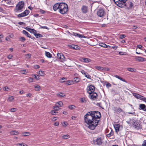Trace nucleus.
<instances>
[{"mask_svg":"<svg viewBox=\"0 0 146 146\" xmlns=\"http://www.w3.org/2000/svg\"><path fill=\"white\" fill-rule=\"evenodd\" d=\"M45 54L46 56L49 58H51L52 57V54L49 52H45Z\"/></svg>","mask_w":146,"mask_h":146,"instance_id":"26","label":"nucleus"},{"mask_svg":"<svg viewBox=\"0 0 146 146\" xmlns=\"http://www.w3.org/2000/svg\"><path fill=\"white\" fill-rule=\"evenodd\" d=\"M70 47L74 49H76L77 48V46L76 45H73L70 46Z\"/></svg>","mask_w":146,"mask_h":146,"instance_id":"42","label":"nucleus"},{"mask_svg":"<svg viewBox=\"0 0 146 146\" xmlns=\"http://www.w3.org/2000/svg\"><path fill=\"white\" fill-rule=\"evenodd\" d=\"M21 134L23 136H29L31 135V133L29 132H22Z\"/></svg>","mask_w":146,"mask_h":146,"instance_id":"24","label":"nucleus"},{"mask_svg":"<svg viewBox=\"0 0 146 146\" xmlns=\"http://www.w3.org/2000/svg\"><path fill=\"white\" fill-rule=\"evenodd\" d=\"M24 3L23 1L19 2L16 5L14 11L16 13H19L22 11L24 8Z\"/></svg>","mask_w":146,"mask_h":146,"instance_id":"2","label":"nucleus"},{"mask_svg":"<svg viewBox=\"0 0 146 146\" xmlns=\"http://www.w3.org/2000/svg\"><path fill=\"white\" fill-rule=\"evenodd\" d=\"M75 34H76V35L78 37L80 38H83V35H80L79 34H78L77 33H76Z\"/></svg>","mask_w":146,"mask_h":146,"instance_id":"54","label":"nucleus"},{"mask_svg":"<svg viewBox=\"0 0 146 146\" xmlns=\"http://www.w3.org/2000/svg\"><path fill=\"white\" fill-rule=\"evenodd\" d=\"M80 60L81 62L85 63H88L91 62L92 61L90 59L84 57L81 58Z\"/></svg>","mask_w":146,"mask_h":146,"instance_id":"11","label":"nucleus"},{"mask_svg":"<svg viewBox=\"0 0 146 146\" xmlns=\"http://www.w3.org/2000/svg\"><path fill=\"white\" fill-rule=\"evenodd\" d=\"M133 127L136 129H141V127L139 121H135L133 123Z\"/></svg>","mask_w":146,"mask_h":146,"instance_id":"9","label":"nucleus"},{"mask_svg":"<svg viewBox=\"0 0 146 146\" xmlns=\"http://www.w3.org/2000/svg\"><path fill=\"white\" fill-rule=\"evenodd\" d=\"M14 98L13 96H10L8 98V101L11 102L14 100Z\"/></svg>","mask_w":146,"mask_h":146,"instance_id":"38","label":"nucleus"},{"mask_svg":"<svg viewBox=\"0 0 146 146\" xmlns=\"http://www.w3.org/2000/svg\"><path fill=\"white\" fill-rule=\"evenodd\" d=\"M102 143V139L101 137H98L96 139L93 140L92 143L95 145H100Z\"/></svg>","mask_w":146,"mask_h":146,"instance_id":"4","label":"nucleus"},{"mask_svg":"<svg viewBox=\"0 0 146 146\" xmlns=\"http://www.w3.org/2000/svg\"><path fill=\"white\" fill-rule=\"evenodd\" d=\"M70 136L68 135H64L62 136V138L64 139H67L68 138H69Z\"/></svg>","mask_w":146,"mask_h":146,"instance_id":"34","label":"nucleus"},{"mask_svg":"<svg viewBox=\"0 0 146 146\" xmlns=\"http://www.w3.org/2000/svg\"><path fill=\"white\" fill-rule=\"evenodd\" d=\"M36 91H38L40 90V87L39 85L36 84L34 86Z\"/></svg>","mask_w":146,"mask_h":146,"instance_id":"27","label":"nucleus"},{"mask_svg":"<svg viewBox=\"0 0 146 146\" xmlns=\"http://www.w3.org/2000/svg\"><path fill=\"white\" fill-rule=\"evenodd\" d=\"M66 79V78L64 77H63L60 79V82L61 83H63L65 82V81H63L62 80Z\"/></svg>","mask_w":146,"mask_h":146,"instance_id":"49","label":"nucleus"},{"mask_svg":"<svg viewBox=\"0 0 146 146\" xmlns=\"http://www.w3.org/2000/svg\"><path fill=\"white\" fill-rule=\"evenodd\" d=\"M4 90L7 91H9L10 89L7 86L5 87H4Z\"/></svg>","mask_w":146,"mask_h":146,"instance_id":"46","label":"nucleus"},{"mask_svg":"<svg viewBox=\"0 0 146 146\" xmlns=\"http://www.w3.org/2000/svg\"><path fill=\"white\" fill-rule=\"evenodd\" d=\"M17 110L16 108H13L10 109V111L11 112H13L16 111Z\"/></svg>","mask_w":146,"mask_h":146,"instance_id":"47","label":"nucleus"},{"mask_svg":"<svg viewBox=\"0 0 146 146\" xmlns=\"http://www.w3.org/2000/svg\"><path fill=\"white\" fill-rule=\"evenodd\" d=\"M128 5L129 8H131L133 6V4L131 2H128Z\"/></svg>","mask_w":146,"mask_h":146,"instance_id":"40","label":"nucleus"},{"mask_svg":"<svg viewBox=\"0 0 146 146\" xmlns=\"http://www.w3.org/2000/svg\"><path fill=\"white\" fill-rule=\"evenodd\" d=\"M125 37H126V36L125 35L122 34V35H120V36H119V38L120 39H123V38H125Z\"/></svg>","mask_w":146,"mask_h":146,"instance_id":"44","label":"nucleus"},{"mask_svg":"<svg viewBox=\"0 0 146 146\" xmlns=\"http://www.w3.org/2000/svg\"><path fill=\"white\" fill-rule=\"evenodd\" d=\"M127 69L128 71L132 72L135 71V69L131 68H127Z\"/></svg>","mask_w":146,"mask_h":146,"instance_id":"32","label":"nucleus"},{"mask_svg":"<svg viewBox=\"0 0 146 146\" xmlns=\"http://www.w3.org/2000/svg\"><path fill=\"white\" fill-rule=\"evenodd\" d=\"M88 7L85 5L82 6L81 8V10L83 13H86L88 11Z\"/></svg>","mask_w":146,"mask_h":146,"instance_id":"17","label":"nucleus"},{"mask_svg":"<svg viewBox=\"0 0 146 146\" xmlns=\"http://www.w3.org/2000/svg\"><path fill=\"white\" fill-rule=\"evenodd\" d=\"M81 101L82 102H86V99L85 98H82L81 99Z\"/></svg>","mask_w":146,"mask_h":146,"instance_id":"48","label":"nucleus"},{"mask_svg":"<svg viewBox=\"0 0 146 146\" xmlns=\"http://www.w3.org/2000/svg\"><path fill=\"white\" fill-rule=\"evenodd\" d=\"M73 81L72 80H68L66 81L65 83L67 85H70L72 84Z\"/></svg>","mask_w":146,"mask_h":146,"instance_id":"29","label":"nucleus"},{"mask_svg":"<svg viewBox=\"0 0 146 146\" xmlns=\"http://www.w3.org/2000/svg\"><path fill=\"white\" fill-rule=\"evenodd\" d=\"M146 109V106L144 104H141L139 105V110H141L144 111H145V110Z\"/></svg>","mask_w":146,"mask_h":146,"instance_id":"18","label":"nucleus"},{"mask_svg":"<svg viewBox=\"0 0 146 146\" xmlns=\"http://www.w3.org/2000/svg\"><path fill=\"white\" fill-rule=\"evenodd\" d=\"M57 58L62 62L65 60V57L63 54L61 53H58L57 54Z\"/></svg>","mask_w":146,"mask_h":146,"instance_id":"10","label":"nucleus"},{"mask_svg":"<svg viewBox=\"0 0 146 146\" xmlns=\"http://www.w3.org/2000/svg\"><path fill=\"white\" fill-rule=\"evenodd\" d=\"M59 107L57 105H56L54 106V107L53 109L55 110V111H57L59 109Z\"/></svg>","mask_w":146,"mask_h":146,"instance_id":"35","label":"nucleus"},{"mask_svg":"<svg viewBox=\"0 0 146 146\" xmlns=\"http://www.w3.org/2000/svg\"><path fill=\"white\" fill-rule=\"evenodd\" d=\"M132 94L133 96H134L135 98L141 100H142V99L143 97V96L135 93H133Z\"/></svg>","mask_w":146,"mask_h":146,"instance_id":"14","label":"nucleus"},{"mask_svg":"<svg viewBox=\"0 0 146 146\" xmlns=\"http://www.w3.org/2000/svg\"><path fill=\"white\" fill-rule=\"evenodd\" d=\"M68 10V6L67 4L64 3H61L59 11V12L61 14H64L66 13Z\"/></svg>","mask_w":146,"mask_h":146,"instance_id":"3","label":"nucleus"},{"mask_svg":"<svg viewBox=\"0 0 146 146\" xmlns=\"http://www.w3.org/2000/svg\"><path fill=\"white\" fill-rule=\"evenodd\" d=\"M80 79L78 77H75L74 78L73 82H74L76 83H77L80 82Z\"/></svg>","mask_w":146,"mask_h":146,"instance_id":"28","label":"nucleus"},{"mask_svg":"<svg viewBox=\"0 0 146 146\" xmlns=\"http://www.w3.org/2000/svg\"><path fill=\"white\" fill-rule=\"evenodd\" d=\"M61 3H56L53 6V9L54 11H56L58 9H59Z\"/></svg>","mask_w":146,"mask_h":146,"instance_id":"13","label":"nucleus"},{"mask_svg":"<svg viewBox=\"0 0 146 146\" xmlns=\"http://www.w3.org/2000/svg\"><path fill=\"white\" fill-rule=\"evenodd\" d=\"M34 35L36 38H39L42 37V36L41 34H36V33H34Z\"/></svg>","mask_w":146,"mask_h":146,"instance_id":"30","label":"nucleus"},{"mask_svg":"<svg viewBox=\"0 0 146 146\" xmlns=\"http://www.w3.org/2000/svg\"><path fill=\"white\" fill-rule=\"evenodd\" d=\"M75 106L74 105H70L68 106V108L69 109L72 110L74 108Z\"/></svg>","mask_w":146,"mask_h":146,"instance_id":"41","label":"nucleus"},{"mask_svg":"<svg viewBox=\"0 0 146 146\" xmlns=\"http://www.w3.org/2000/svg\"><path fill=\"white\" fill-rule=\"evenodd\" d=\"M99 45L100 46L104 48H107L108 46L107 45L103 43H100Z\"/></svg>","mask_w":146,"mask_h":146,"instance_id":"31","label":"nucleus"},{"mask_svg":"<svg viewBox=\"0 0 146 146\" xmlns=\"http://www.w3.org/2000/svg\"><path fill=\"white\" fill-rule=\"evenodd\" d=\"M146 103V98L143 96L142 100Z\"/></svg>","mask_w":146,"mask_h":146,"instance_id":"61","label":"nucleus"},{"mask_svg":"<svg viewBox=\"0 0 146 146\" xmlns=\"http://www.w3.org/2000/svg\"><path fill=\"white\" fill-rule=\"evenodd\" d=\"M95 68L97 70L100 71H102L103 70H104L103 67L99 66H95Z\"/></svg>","mask_w":146,"mask_h":146,"instance_id":"22","label":"nucleus"},{"mask_svg":"<svg viewBox=\"0 0 146 146\" xmlns=\"http://www.w3.org/2000/svg\"><path fill=\"white\" fill-rule=\"evenodd\" d=\"M58 106L59 107H62L63 105V103L61 101L59 102H58Z\"/></svg>","mask_w":146,"mask_h":146,"instance_id":"43","label":"nucleus"},{"mask_svg":"<svg viewBox=\"0 0 146 146\" xmlns=\"http://www.w3.org/2000/svg\"><path fill=\"white\" fill-rule=\"evenodd\" d=\"M20 40L21 41L23 42L25 40V39L24 37H21L20 38Z\"/></svg>","mask_w":146,"mask_h":146,"instance_id":"53","label":"nucleus"},{"mask_svg":"<svg viewBox=\"0 0 146 146\" xmlns=\"http://www.w3.org/2000/svg\"><path fill=\"white\" fill-rule=\"evenodd\" d=\"M23 33L27 36L28 37H31V35L29 34L25 30H23L22 32Z\"/></svg>","mask_w":146,"mask_h":146,"instance_id":"25","label":"nucleus"},{"mask_svg":"<svg viewBox=\"0 0 146 146\" xmlns=\"http://www.w3.org/2000/svg\"><path fill=\"white\" fill-rule=\"evenodd\" d=\"M33 76H34L35 77V78L36 79V80H39L40 79V78H39V77L37 75H34Z\"/></svg>","mask_w":146,"mask_h":146,"instance_id":"51","label":"nucleus"},{"mask_svg":"<svg viewBox=\"0 0 146 146\" xmlns=\"http://www.w3.org/2000/svg\"><path fill=\"white\" fill-rule=\"evenodd\" d=\"M17 146H28V145L25 143H19L17 144Z\"/></svg>","mask_w":146,"mask_h":146,"instance_id":"36","label":"nucleus"},{"mask_svg":"<svg viewBox=\"0 0 146 146\" xmlns=\"http://www.w3.org/2000/svg\"><path fill=\"white\" fill-rule=\"evenodd\" d=\"M119 79L123 82H126V81L124 79L121 77H120Z\"/></svg>","mask_w":146,"mask_h":146,"instance_id":"60","label":"nucleus"},{"mask_svg":"<svg viewBox=\"0 0 146 146\" xmlns=\"http://www.w3.org/2000/svg\"><path fill=\"white\" fill-rule=\"evenodd\" d=\"M135 59L136 61L139 62H142L145 60V58H144L142 57L141 56H135Z\"/></svg>","mask_w":146,"mask_h":146,"instance_id":"15","label":"nucleus"},{"mask_svg":"<svg viewBox=\"0 0 146 146\" xmlns=\"http://www.w3.org/2000/svg\"><path fill=\"white\" fill-rule=\"evenodd\" d=\"M106 86L107 87H111V85L109 83H108L107 84H106Z\"/></svg>","mask_w":146,"mask_h":146,"instance_id":"64","label":"nucleus"},{"mask_svg":"<svg viewBox=\"0 0 146 146\" xmlns=\"http://www.w3.org/2000/svg\"><path fill=\"white\" fill-rule=\"evenodd\" d=\"M32 96V94L31 93H28L26 95V96L27 97H30Z\"/></svg>","mask_w":146,"mask_h":146,"instance_id":"63","label":"nucleus"},{"mask_svg":"<svg viewBox=\"0 0 146 146\" xmlns=\"http://www.w3.org/2000/svg\"><path fill=\"white\" fill-rule=\"evenodd\" d=\"M119 79L123 82H126V81L124 79L121 77H120Z\"/></svg>","mask_w":146,"mask_h":146,"instance_id":"59","label":"nucleus"},{"mask_svg":"<svg viewBox=\"0 0 146 146\" xmlns=\"http://www.w3.org/2000/svg\"><path fill=\"white\" fill-rule=\"evenodd\" d=\"M101 115L98 111H91L84 116L86 126L91 130H94L98 125Z\"/></svg>","mask_w":146,"mask_h":146,"instance_id":"1","label":"nucleus"},{"mask_svg":"<svg viewBox=\"0 0 146 146\" xmlns=\"http://www.w3.org/2000/svg\"><path fill=\"white\" fill-rule=\"evenodd\" d=\"M123 110L122 109H121L120 108H118L117 109V110H116V112L117 113H120L121 112H122L123 111Z\"/></svg>","mask_w":146,"mask_h":146,"instance_id":"37","label":"nucleus"},{"mask_svg":"<svg viewBox=\"0 0 146 146\" xmlns=\"http://www.w3.org/2000/svg\"><path fill=\"white\" fill-rule=\"evenodd\" d=\"M109 134L111 135V136L113 135V130H111V132Z\"/></svg>","mask_w":146,"mask_h":146,"instance_id":"62","label":"nucleus"},{"mask_svg":"<svg viewBox=\"0 0 146 146\" xmlns=\"http://www.w3.org/2000/svg\"><path fill=\"white\" fill-rule=\"evenodd\" d=\"M13 56L11 54H9L8 56V58L9 59H11Z\"/></svg>","mask_w":146,"mask_h":146,"instance_id":"58","label":"nucleus"},{"mask_svg":"<svg viewBox=\"0 0 146 146\" xmlns=\"http://www.w3.org/2000/svg\"><path fill=\"white\" fill-rule=\"evenodd\" d=\"M46 11H44L43 10L40 9V12L41 13V14H44L46 12Z\"/></svg>","mask_w":146,"mask_h":146,"instance_id":"57","label":"nucleus"},{"mask_svg":"<svg viewBox=\"0 0 146 146\" xmlns=\"http://www.w3.org/2000/svg\"><path fill=\"white\" fill-rule=\"evenodd\" d=\"M29 12V10H26L23 12L18 15L17 17L19 18L25 17L28 15Z\"/></svg>","mask_w":146,"mask_h":146,"instance_id":"6","label":"nucleus"},{"mask_svg":"<svg viewBox=\"0 0 146 146\" xmlns=\"http://www.w3.org/2000/svg\"><path fill=\"white\" fill-rule=\"evenodd\" d=\"M40 67V66L38 65H36L34 66V68L35 69H37L39 68Z\"/></svg>","mask_w":146,"mask_h":146,"instance_id":"55","label":"nucleus"},{"mask_svg":"<svg viewBox=\"0 0 146 146\" xmlns=\"http://www.w3.org/2000/svg\"><path fill=\"white\" fill-rule=\"evenodd\" d=\"M68 125V123L66 121L64 122L63 123H62V125L63 127H65L67 125Z\"/></svg>","mask_w":146,"mask_h":146,"instance_id":"39","label":"nucleus"},{"mask_svg":"<svg viewBox=\"0 0 146 146\" xmlns=\"http://www.w3.org/2000/svg\"><path fill=\"white\" fill-rule=\"evenodd\" d=\"M3 1H4L5 3L8 4H9L11 2L10 0H3Z\"/></svg>","mask_w":146,"mask_h":146,"instance_id":"45","label":"nucleus"},{"mask_svg":"<svg viewBox=\"0 0 146 146\" xmlns=\"http://www.w3.org/2000/svg\"><path fill=\"white\" fill-rule=\"evenodd\" d=\"M105 14V12L103 9H100L98 11L97 14L98 16L100 17H103Z\"/></svg>","mask_w":146,"mask_h":146,"instance_id":"7","label":"nucleus"},{"mask_svg":"<svg viewBox=\"0 0 146 146\" xmlns=\"http://www.w3.org/2000/svg\"><path fill=\"white\" fill-rule=\"evenodd\" d=\"M28 81L29 82H31L33 81V79L31 77H29L28 78Z\"/></svg>","mask_w":146,"mask_h":146,"instance_id":"50","label":"nucleus"},{"mask_svg":"<svg viewBox=\"0 0 146 146\" xmlns=\"http://www.w3.org/2000/svg\"><path fill=\"white\" fill-rule=\"evenodd\" d=\"M26 29L27 31L31 33H33L34 34L36 32V31L35 30L32 29L28 28H26Z\"/></svg>","mask_w":146,"mask_h":146,"instance_id":"21","label":"nucleus"},{"mask_svg":"<svg viewBox=\"0 0 146 146\" xmlns=\"http://www.w3.org/2000/svg\"><path fill=\"white\" fill-rule=\"evenodd\" d=\"M27 58H31V55L30 54H28L26 55Z\"/></svg>","mask_w":146,"mask_h":146,"instance_id":"56","label":"nucleus"},{"mask_svg":"<svg viewBox=\"0 0 146 146\" xmlns=\"http://www.w3.org/2000/svg\"><path fill=\"white\" fill-rule=\"evenodd\" d=\"M127 0H113L119 7H121V5L125 3Z\"/></svg>","mask_w":146,"mask_h":146,"instance_id":"5","label":"nucleus"},{"mask_svg":"<svg viewBox=\"0 0 146 146\" xmlns=\"http://www.w3.org/2000/svg\"><path fill=\"white\" fill-rule=\"evenodd\" d=\"M57 96L59 98L64 97L66 96L65 94L62 92L58 93L56 94Z\"/></svg>","mask_w":146,"mask_h":146,"instance_id":"20","label":"nucleus"},{"mask_svg":"<svg viewBox=\"0 0 146 146\" xmlns=\"http://www.w3.org/2000/svg\"><path fill=\"white\" fill-rule=\"evenodd\" d=\"M56 111L54 109L53 110H52L51 111V114L52 115H54L55 114V113H56Z\"/></svg>","mask_w":146,"mask_h":146,"instance_id":"52","label":"nucleus"},{"mask_svg":"<svg viewBox=\"0 0 146 146\" xmlns=\"http://www.w3.org/2000/svg\"><path fill=\"white\" fill-rule=\"evenodd\" d=\"M88 79L91 78V76L89 74H88V73L86 72L84 70H82L80 71Z\"/></svg>","mask_w":146,"mask_h":146,"instance_id":"16","label":"nucleus"},{"mask_svg":"<svg viewBox=\"0 0 146 146\" xmlns=\"http://www.w3.org/2000/svg\"><path fill=\"white\" fill-rule=\"evenodd\" d=\"M94 86L91 85L88 86L87 88V92L89 94H92V93L94 92Z\"/></svg>","mask_w":146,"mask_h":146,"instance_id":"8","label":"nucleus"},{"mask_svg":"<svg viewBox=\"0 0 146 146\" xmlns=\"http://www.w3.org/2000/svg\"><path fill=\"white\" fill-rule=\"evenodd\" d=\"M120 125L119 124H115L114 125V127L115 128L116 132H117L119 131Z\"/></svg>","mask_w":146,"mask_h":146,"instance_id":"19","label":"nucleus"},{"mask_svg":"<svg viewBox=\"0 0 146 146\" xmlns=\"http://www.w3.org/2000/svg\"><path fill=\"white\" fill-rule=\"evenodd\" d=\"M90 98L92 99L95 100H96L98 96L96 92H93L92 94H90Z\"/></svg>","mask_w":146,"mask_h":146,"instance_id":"12","label":"nucleus"},{"mask_svg":"<svg viewBox=\"0 0 146 146\" xmlns=\"http://www.w3.org/2000/svg\"><path fill=\"white\" fill-rule=\"evenodd\" d=\"M40 76H43L44 75V71L42 70H40L38 74Z\"/></svg>","mask_w":146,"mask_h":146,"instance_id":"33","label":"nucleus"},{"mask_svg":"<svg viewBox=\"0 0 146 146\" xmlns=\"http://www.w3.org/2000/svg\"><path fill=\"white\" fill-rule=\"evenodd\" d=\"M10 133L12 135H17L19 134L18 131L16 130H13L10 132Z\"/></svg>","mask_w":146,"mask_h":146,"instance_id":"23","label":"nucleus"}]
</instances>
